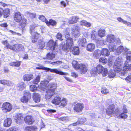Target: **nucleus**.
Returning <instances> with one entry per match:
<instances>
[{
  "label": "nucleus",
  "mask_w": 131,
  "mask_h": 131,
  "mask_svg": "<svg viewBox=\"0 0 131 131\" xmlns=\"http://www.w3.org/2000/svg\"><path fill=\"white\" fill-rule=\"evenodd\" d=\"M49 82H40V87L43 91L46 90L45 98L46 100L50 99L55 93V90L56 88V82H52L50 84Z\"/></svg>",
  "instance_id": "nucleus-1"
},
{
  "label": "nucleus",
  "mask_w": 131,
  "mask_h": 131,
  "mask_svg": "<svg viewBox=\"0 0 131 131\" xmlns=\"http://www.w3.org/2000/svg\"><path fill=\"white\" fill-rule=\"evenodd\" d=\"M123 61L122 60L118 58H117L115 61L114 63V71L111 70L108 73V76L109 78H114L115 75L116 73H118V75L119 77H121L122 79L123 78L122 76H125L126 74L124 75H123L120 76V73L123 70V69H122V67L123 66ZM123 72L122 71V72Z\"/></svg>",
  "instance_id": "nucleus-2"
},
{
  "label": "nucleus",
  "mask_w": 131,
  "mask_h": 131,
  "mask_svg": "<svg viewBox=\"0 0 131 131\" xmlns=\"http://www.w3.org/2000/svg\"><path fill=\"white\" fill-rule=\"evenodd\" d=\"M70 30L69 28H67L64 29L63 35L67 38L66 43L62 46V50L66 52H68L73 44V39L70 36Z\"/></svg>",
  "instance_id": "nucleus-3"
},
{
  "label": "nucleus",
  "mask_w": 131,
  "mask_h": 131,
  "mask_svg": "<svg viewBox=\"0 0 131 131\" xmlns=\"http://www.w3.org/2000/svg\"><path fill=\"white\" fill-rule=\"evenodd\" d=\"M47 49L48 50H52V52H49L46 55V58L49 60L52 59L55 57V54L53 52L57 51V45L55 42L52 40L49 41L47 43Z\"/></svg>",
  "instance_id": "nucleus-4"
},
{
  "label": "nucleus",
  "mask_w": 131,
  "mask_h": 131,
  "mask_svg": "<svg viewBox=\"0 0 131 131\" xmlns=\"http://www.w3.org/2000/svg\"><path fill=\"white\" fill-rule=\"evenodd\" d=\"M36 69H42L46 71V72L50 71L51 72L57 74L61 75H67L68 74V73H67L63 72L56 69H52L43 66H40L39 67H36Z\"/></svg>",
  "instance_id": "nucleus-5"
},
{
  "label": "nucleus",
  "mask_w": 131,
  "mask_h": 131,
  "mask_svg": "<svg viewBox=\"0 0 131 131\" xmlns=\"http://www.w3.org/2000/svg\"><path fill=\"white\" fill-rule=\"evenodd\" d=\"M35 24H32L29 27V31L31 35V39L33 42H35L37 41V38L39 34L37 32L35 31V29L36 27Z\"/></svg>",
  "instance_id": "nucleus-6"
},
{
  "label": "nucleus",
  "mask_w": 131,
  "mask_h": 131,
  "mask_svg": "<svg viewBox=\"0 0 131 131\" xmlns=\"http://www.w3.org/2000/svg\"><path fill=\"white\" fill-rule=\"evenodd\" d=\"M106 112L107 114L110 116H113L117 115L118 113L115 110L114 105L113 104H110L108 107Z\"/></svg>",
  "instance_id": "nucleus-7"
},
{
  "label": "nucleus",
  "mask_w": 131,
  "mask_h": 131,
  "mask_svg": "<svg viewBox=\"0 0 131 131\" xmlns=\"http://www.w3.org/2000/svg\"><path fill=\"white\" fill-rule=\"evenodd\" d=\"M125 66L123 67V70L122 72L120 73L119 76H122L128 73V71H131V61H129L125 63Z\"/></svg>",
  "instance_id": "nucleus-8"
},
{
  "label": "nucleus",
  "mask_w": 131,
  "mask_h": 131,
  "mask_svg": "<svg viewBox=\"0 0 131 131\" xmlns=\"http://www.w3.org/2000/svg\"><path fill=\"white\" fill-rule=\"evenodd\" d=\"M97 73L99 74L102 73L103 76H106L107 74L108 71L107 68H105L104 69L103 67L101 65H99L96 68Z\"/></svg>",
  "instance_id": "nucleus-9"
},
{
  "label": "nucleus",
  "mask_w": 131,
  "mask_h": 131,
  "mask_svg": "<svg viewBox=\"0 0 131 131\" xmlns=\"http://www.w3.org/2000/svg\"><path fill=\"white\" fill-rule=\"evenodd\" d=\"M12 106L9 103H4L2 105V109L4 112H7L10 111L12 109Z\"/></svg>",
  "instance_id": "nucleus-10"
},
{
  "label": "nucleus",
  "mask_w": 131,
  "mask_h": 131,
  "mask_svg": "<svg viewBox=\"0 0 131 131\" xmlns=\"http://www.w3.org/2000/svg\"><path fill=\"white\" fill-rule=\"evenodd\" d=\"M30 97L31 95L29 91H25L24 92V96L21 99V101L24 103H26Z\"/></svg>",
  "instance_id": "nucleus-11"
},
{
  "label": "nucleus",
  "mask_w": 131,
  "mask_h": 131,
  "mask_svg": "<svg viewBox=\"0 0 131 131\" xmlns=\"http://www.w3.org/2000/svg\"><path fill=\"white\" fill-rule=\"evenodd\" d=\"M79 29L77 25H74L73 26L72 29L71 33L73 36L75 37H79L80 36Z\"/></svg>",
  "instance_id": "nucleus-12"
},
{
  "label": "nucleus",
  "mask_w": 131,
  "mask_h": 131,
  "mask_svg": "<svg viewBox=\"0 0 131 131\" xmlns=\"http://www.w3.org/2000/svg\"><path fill=\"white\" fill-rule=\"evenodd\" d=\"M78 69L79 70V72L82 74L85 73L88 70L87 66L82 64H80L79 65Z\"/></svg>",
  "instance_id": "nucleus-13"
},
{
  "label": "nucleus",
  "mask_w": 131,
  "mask_h": 131,
  "mask_svg": "<svg viewBox=\"0 0 131 131\" xmlns=\"http://www.w3.org/2000/svg\"><path fill=\"white\" fill-rule=\"evenodd\" d=\"M128 51V49L126 48H124L122 46H119L117 49L116 52L118 54H120L121 53L125 54Z\"/></svg>",
  "instance_id": "nucleus-14"
},
{
  "label": "nucleus",
  "mask_w": 131,
  "mask_h": 131,
  "mask_svg": "<svg viewBox=\"0 0 131 131\" xmlns=\"http://www.w3.org/2000/svg\"><path fill=\"white\" fill-rule=\"evenodd\" d=\"M10 47V49L15 51H20L24 49V47L21 44H15L12 45Z\"/></svg>",
  "instance_id": "nucleus-15"
},
{
  "label": "nucleus",
  "mask_w": 131,
  "mask_h": 131,
  "mask_svg": "<svg viewBox=\"0 0 131 131\" xmlns=\"http://www.w3.org/2000/svg\"><path fill=\"white\" fill-rule=\"evenodd\" d=\"M106 37V40L109 43H116L117 39H115L114 35L110 34L107 36Z\"/></svg>",
  "instance_id": "nucleus-16"
},
{
  "label": "nucleus",
  "mask_w": 131,
  "mask_h": 131,
  "mask_svg": "<svg viewBox=\"0 0 131 131\" xmlns=\"http://www.w3.org/2000/svg\"><path fill=\"white\" fill-rule=\"evenodd\" d=\"M84 108L83 105L81 103H78L75 105L74 110L75 111L77 112L82 111Z\"/></svg>",
  "instance_id": "nucleus-17"
},
{
  "label": "nucleus",
  "mask_w": 131,
  "mask_h": 131,
  "mask_svg": "<svg viewBox=\"0 0 131 131\" xmlns=\"http://www.w3.org/2000/svg\"><path fill=\"white\" fill-rule=\"evenodd\" d=\"M15 121L17 124H19L23 118L22 114L20 113L17 114L14 116Z\"/></svg>",
  "instance_id": "nucleus-18"
},
{
  "label": "nucleus",
  "mask_w": 131,
  "mask_h": 131,
  "mask_svg": "<svg viewBox=\"0 0 131 131\" xmlns=\"http://www.w3.org/2000/svg\"><path fill=\"white\" fill-rule=\"evenodd\" d=\"M122 111L123 112L122 113H118L117 115H118V117H120L122 118H124V119L126 118L127 117V116L125 113H126L127 112V109L125 107H124L122 110Z\"/></svg>",
  "instance_id": "nucleus-19"
},
{
  "label": "nucleus",
  "mask_w": 131,
  "mask_h": 131,
  "mask_svg": "<svg viewBox=\"0 0 131 131\" xmlns=\"http://www.w3.org/2000/svg\"><path fill=\"white\" fill-rule=\"evenodd\" d=\"M14 19L16 22H19L22 19L20 13L18 12H16L14 16Z\"/></svg>",
  "instance_id": "nucleus-20"
},
{
  "label": "nucleus",
  "mask_w": 131,
  "mask_h": 131,
  "mask_svg": "<svg viewBox=\"0 0 131 131\" xmlns=\"http://www.w3.org/2000/svg\"><path fill=\"white\" fill-rule=\"evenodd\" d=\"M25 123L28 124H32L34 121L30 116H27L24 118Z\"/></svg>",
  "instance_id": "nucleus-21"
},
{
  "label": "nucleus",
  "mask_w": 131,
  "mask_h": 131,
  "mask_svg": "<svg viewBox=\"0 0 131 131\" xmlns=\"http://www.w3.org/2000/svg\"><path fill=\"white\" fill-rule=\"evenodd\" d=\"M78 43L80 46L84 47L87 44L86 40L85 38L79 39L78 41Z\"/></svg>",
  "instance_id": "nucleus-22"
},
{
  "label": "nucleus",
  "mask_w": 131,
  "mask_h": 131,
  "mask_svg": "<svg viewBox=\"0 0 131 131\" xmlns=\"http://www.w3.org/2000/svg\"><path fill=\"white\" fill-rule=\"evenodd\" d=\"M12 123V120L10 118H7L4 119L3 123L4 126L6 127L10 126Z\"/></svg>",
  "instance_id": "nucleus-23"
},
{
  "label": "nucleus",
  "mask_w": 131,
  "mask_h": 131,
  "mask_svg": "<svg viewBox=\"0 0 131 131\" xmlns=\"http://www.w3.org/2000/svg\"><path fill=\"white\" fill-rule=\"evenodd\" d=\"M34 76L32 74H27L24 75L23 79L25 81H29L33 79Z\"/></svg>",
  "instance_id": "nucleus-24"
},
{
  "label": "nucleus",
  "mask_w": 131,
  "mask_h": 131,
  "mask_svg": "<svg viewBox=\"0 0 131 131\" xmlns=\"http://www.w3.org/2000/svg\"><path fill=\"white\" fill-rule=\"evenodd\" d=\"M79 18L78 16H73L70 18L68 21L70 24H73L76 23L78 20Z\"/></svg>",
  "instance_id": "nucleus-25"
},
{
  "label": "nucleus",
  "mask_w": 131,
  "mask_h": 131,
  "mask_svg": "<svg viewBox=\"0 0 131 131\" xmlns=\"http://www.w3.org/2000/svg\"><path fill=\"white\" fill-rule=\"evenodd\" d=\"M61 100V98L59 96L55 97L52 101V102L56 105L60 104V102Z\"/></svg>",
  "instance_id": "nucleus-26"
},
{
  "label": "nucleus",
  "mask_w": 131,
  "mask_h": 131,
  "mask_svg": "<svg viewBox=\"0 0 131 131\" xmlns=\"http://www.w3.org/2000/svg\"><path fill=\"white\" fill-rule=\"evenodd\" d=\"M126 53V61L124 63L123 67L125 66V63L129 61H131V51H128Z\"/></svg>",
  "instance_id": "nucleus-27"
},
{
  "label": "nucleus",
  "mask_w": 131,
  "mask_h": 131,
  "mask_svg": "<svg viewBox=\"0 0 131 131\" xmlns=\"http://www.w3.org/2000/svg\"><path fill=\"white\" fill-rule=\"evenodd\" d=\"M86 121V118L84 117L80 118L79 119L78 121L72 124L74 126H76L78 124H83Z\"/></svg>",
  "instance_id": "nucleus-28"
},
{
  "label": "nucleus",
  "mask_w": 131,
  "mask_h": 131,
  "mask_svg": "<svg viewBox=\"0 0 131 131\" xmlns=\"http://www.w3.org/2000/svg\"><path fill=\"white\" fill-rule=\"evenodd\" d=\"M108 47L110 51H115L116 48L115 44L116 43H109Z\"/></svg>",
  "instance_id": "nucleus-29"
},
{
  "label": "nucleus",
  "mask_w": 131,
  "mask_h": 131,
  "mask_svg": "<svg viewBox=\"0 0 131 131\" xmlns=\"http://www.w3.org/2000/svg\"><path fill=\"white\" fill-rule=\"evenodd\" d=\"M34 100L35 102L38 103L40 101V96L39 94L38 93H35L33 96Z\"/></svg>",
  "instance_id": "nucleus-30"
},
{
  "label": "nucleus",
  "mask_w": 131,
  "mask_h": 131,
  "mask_svg": "<svg viewBox=\"0 0 131 131\" xmlns=\"http://www.w3.org/2000/svg\"><path fill=\"white\" fill-rule=\"evenodd\" d=\"M99 36L102 37L105 36L106 35V31L103 29H100L99 30L98 32Z\"/></svg>",
  "instance_id": "nucleus-31"
},
{
  "label": "nucleus",
  "mask_w": 131,
  "mask_h": 131,
  "mask_svg": "<svg viewBox=\"0 0 131 131\" xmlns=\"http://www.w3.org/2000/svg\"><path fill=\"white\" fill-rule=\"evenodd\" d=\"M102 54L101 50H96L94 53V56L96 59H98L102 55Z\"/></svg>",
  "instance_id": "nucleus-32"
},
{
  "label": "nucleus",
  "mask_w": 131,
  "mask_h": 131,
  "mask_svg": "<svg viewBox=\"0 0 131 131\" xmlns=\"http://www.w3.org/2000/svg\"><path fill=\"white\" fill-rule=\"evenodd\" d=\"M95 45L93 43L88 44L87 46V50L90 51H92L95 49Z\"/></svg>",
  "instance_id": "nucleus-33"
},
{
  "label": "nucleus",
  "mask_w": 131,
  "mask_h": 131,
  "mask_svg": "<svg viewBox=\"0 0 131 131\" xmlns=\"http://www.w3.org/2000/svg\"><path fill=\"white\" fill-rule=\"evenodd\" d=\"M102 55L105 56H108L110 54V52L108 49L106 48H103L102 49Z\"/></svg>",
  "instance_id": "nucleus-34"
},
{
  "label": "nucleus",
  "mask_w": 131,
  "mask_h": 131,
  "mask_svg": "<svg viewBox=\"0 0 131 131\" xmlns=\"http://www.w3.org/2000/svg\"><path fill=\"white\" fill-rule=\"evenodd\" d=\"M24 82H20L18 85L17 88L19 91H22L26 86Z\"/></svg>",
  "instance_id": "nucleus-35"
},
{
  "label": "nucleus",
  "mask_w": 131,
  "mask_h": 131,
  "mask_svg": "<svg viewBox=\"0 0 131 131\" xmlns=\"http://www.w3.org/2000/svg\"><path fill=\"white\" fill-rule=\"evenodd\" d=\"M80 24L82 26H84L88 27H90L91 26V24L85 20H83L80 22Z\"/></svg>",
  "instance_id": "nucleus-36"
},
{
  "label": "nucleus",
  "mask_w": 131,
  "mask_h": 131,
  "mask_svg": "<svg viewBox=\"0 0 131 131\" xmlns=\"http://www.w3.org/2000/svg\"><path fill=\"white\" fill-rule=\"evenodd\" d=\"M27 20L25 18H22L20 20V25L22 28H24L27 24Z\"/></svg>",
  "instance_id": "nucleus-37"
},
{
  "label": "nucleus",
  "mask_w": 131,
  "mask_h": 131,
  "mask_svg": "<svg viewBox=\"0 0 131 131\" xmlns=\"http://www.w3.org/2000/svg\"><path fill=\"white\" fill-rule=\"evenodd\" d=\"M72 53L74 55H78L79 53V50L78 47H74L73 48Z\"/></svg>",
  "instance_id": "nucleus-38"
},
{
  "label": "nucleus",
  "mask_w": 131,
  "mask_h": 131,
  "mask_svg": "<svg viewBox=\"0 0 131 131\" xmlns=\"http://www.w3.org/2000/svg\"><path fill=\"white\" fill-rule=\"evenodd\" d=\"M46 24L49 26H50V25L54 26L56 25L57 22L55 20L52 19H50L49 21H48V20L47 21Z\"/></svg>",
  "instance_id": "nucleus-39"
},
{
  "label": "nucleus",
  "mask_w": 131,
  "mask_h": 131,
  "mask_svg": "<svg viewBox=\"0 0 131 131\" xmlns=\"http://www.w3.org/2000/svg\"><path fill=\"white\" fill-rule=\"evenodd\" d=\"M21 63V61L12 62L9 63L10 66L12 67H19Z\"/></svg>",
  "instance_id": "nucleus-40"
},
{
  "label": "nucleus",
  "mask_w": 131,
  "mask_h": 131,
  "mask_svg": "<svg viewBox=\"0 0 131 131\" xmlns=\"http://www.w3.org/2000/svg\"><path fill=\"white\" fill-rule=\"evenodd\" d=\"M99 36L96 31H94L92 33L91 35V38L93 40H98Z\"/></svg>",
  "instance_id": "nucleus-41"
},
{
  "label": "nucleus",
  "mask_w": 131,
  "mask_h": 131,
  "mask_svg": "<svg viewBox=\"0 0 131 131\" xmlns=\"http://www.w3.org/2000/svg\"><path fill=\"white\" fill-rule=\"evenodd\" d=\"M36 129L35 126H29L26 127L25 130V131H34Z\"/></svg>",
  "instance_id": "nucleus-42"
},
{
  "label": "nucleus",
  "mask_w": 131,
  "mask_h": 131,
  "mask_svg": "<svg viewBox=\"0 0 131 131\" xmlns=\"http://www.w3.org/2000/svg\"><path fill=\"white\" fill-rule=\"evenodd\" d=\"M90 73L92 76H96L97 71L95 67H93L91 70Z\"/></svg>",
  "instance_id": "nucleus-43"
},
{
  "label": "nucleus",
  "mask_w": 131,
  "mask_h": 131,
  "mask_svg": "<svg viewBox=\"0 0 131 131\" xmlns=\"http://www.w3.org/2000/svg\"><path fill=\"white\" fill-rule=\"evenodd\" d=\"M10 12V10L8 8L4 10L3 14L4 16V17L5 18L8 17L9 15Z\"/></svg>",
  "instance_id": "nucleus-44"
},
{
  "label": "nucleus",
  "mask_w": 131,
  "mask_h": 131,
  "mask_svg": "<svg viewBox=\"0 0 131 131\" xmlns=\"http://www.w3.org/2000/svg\"><path fill=\"white\" fill-rule=\"evenodd\" d=\"M117 20L119 22L123 23L124 24H127L128 26L131 25V23L127 22V21L122 19L121 17H118L117 18Z\"/></svg>",
  "instance_id": "nucleus-45"
},
{
  "label": "nucleus",
  "mask_w": 131,
  "mask_h": 131,
  "mask_svg": "<svg viewBox=\"0 0 131 131\" xmlns=\"http://www.w3.org/2000/svg\"><path fill=\"white\" fill-rule=\"evenodd\" d=\"M67 100L65 98H61V100L60 101V102L59 105L62 106H64L66 104Z\"/></svg>",
  "instance_id": "nucleus-46"
},
{
  "label": "nucleus",
  "mask_w": 131,
  "mask_h": 131,
  "mask_svg": "<svg viewBox=\"0 0 131 131\" xmlns=\"http://www.w3.org/2000/svg\"><path fill=\"white\" fill-rule=\"evenodd\" d=\"M109 92L108 89L105 87H103L102 89L101 92L104 94H106L108 93Z\"/></svg>",
  "instance_id": "nucleus-47"
},
{
  "label": "nucleus",
  "mask_w": 131,
  "mask_h": 131,
  "mask_svg": "<svg viewBox=\"0 0 131 131\" xmlns=\"http://www.w3.org/2000/svg\"><path fill=\"white\" fill-rule=\"evenodd\" d=\"M35 85H32L30 86V89L31 91H34L37 90V86Z\"/></svg>",
  "instance_id": "nucleus-48"
},
{
  "label": "nucleus",
  "mask_w": 131,
  "mask_h": 131,
  "mask_svg": "<svg viewBox=\"0 0 131 131\" xmlns=\"http://www.w3.org/2000/svg\"><path fill=\"white\" fill-rule=\"evenodd\" d=\"M38 18L39 19L41 20L43 22H45L46 23L47 21V20L46 19L45 17L42 15L39 16Z\"/></svg>",
  "instance_id": "nucleus-49"
},
{
  "label": "nucleus",
  "mask_w": 131,
  "mask_h": 131,
  "mask_svg": "<svg viewBox=\"0 0 131 131\" xmlns=\"http://www.w3.org/2000/svg\"><path fill=\"white\" fill-rule=\"evenodd\" d=\"M2 43L7 48L10 49V47L12 45H9V43L7 42V40L3 41Z\"/></svg>",
  "instance_id": "nucleus-50"
},
{
  "label": "nucleus",
  "mask_w": 131,
  "mask_h": 131,
  "mask_svg": "<svg viewBox=\"0 0 131 131\" xmlns=\"http://www.w3.org/2000/svg\"><path fill=\"white\" fill-rule=\"evenodd\" d=\"M79 64L77 61H73L72 62L73 66L74 68L76 69H78V67Z\"/></svg>",
  "instance_id": "nucleus-51"
},
{
  "label": "nucleus",
  "mask_w": 131,
  "mask_h": 131,
  "mask_svg": "<svg viewBox=\"0 0 131 131\" xmlns=\"http://www.w3.org/2000/svg\"><path fill=\"white\" fill-rule=\"evenodd\" d=\"M8 31L9 32L11 33L13 35H17L18 36H21V34L15 31H12V30H9Z\"/></svg>",
  "instance_id": "nucleus-52"
},
{
  "label": "nucleus",
  "mask_w": 131,
  "mask_h": 131,
  "mask_svg": "<svg viewBox=\"0 0 131 131\" xmlns=\"http://www.w3.org/2000/svg\"><path fill=\"white\" fill-rule=\"evenodd\" d=\"M39 48L42 49L45 46V43L43 41H41L39 44Z\"/></svg>",
  "instance_id": "nucleus-53"
},
{
  "label": "nucleus",
  "mask_w": 131,
  "mask_h": 131,
  "mask_svg": "<svg viewBox=\"0 0 131 131\" xmlns=\"http://www.w3.org/2000/svg\"><path fill=\"white\" fill-rule=\"evenodd\" d=\"M99 61L101 63H103L104 64H105V63L107 62V59L105 58H101L100 59Z\"/></svg>",
  "instance_id": "nucleus-54"
},
{
  "label": "nucleus",
  "mask_w": 131,
  "mask_h": 131,
  "mask_svg": "<svg viewBox=\"0 0 131 131\" xmlns=\"http://www.w3.org/2000/svg\"><path fill=\"white\" fill-rule=\"evenodd\" d=\"M0 131H3L2 130H0ZM6 131H18V129L17 128L13 127L8 129Z\"/></svg>",
  "instance_id": "nucleus-55"
},
{
  "label": "nucleus",
  "mask_w": 131,
  "mask_h": 131,
  "mask_svg": "<svg viewBox=\"0 0 131 131\" xmlns=\"http://www.w3.org/2000/svg\"><path fill=\"white\" fill-rule=\"evenodd\" d=\"M40 76L37 75L36 77L34 82H39L40 79Z\"/></svg>",
  "instance_id": "nucleus-56"
},
{
  "label": "nucleus",
  "mask_w": 131,
  "mask_h": 131,
  "mask_svg": "<svg viewBox=\"0 0 131 131\" xmlns=\"http://www.w3.org/2000/svg\"><path fill=\"white\" fill-rule=\"evenodd\" d=\"M62 36V35L60 33H58L57 34L56 37L58 39H60Z\"/></svg>",
  "instance_id": "nucleus-57"
},
{
  "label": "nucleus",
  "mask_w": 131,
  "mask_h": 131,
  "mask_svg": "<svg viewBox=\"0 0 131 131\" xmlns=\"http://www.w3.org/2000/svg\"><path fill=\"white\" fill-rule=\"evenodd\" d=\"M126 81H129V82L131 81V74L125 78Z\"/></svg>",
  "instance_id": "nucleus-58"
},
{
  "label": "nucleus",
  "mask_w": 131,
  "mask_h": 131,
  "mask_svg": "<svg viewBox=\"0 0 131 131\" xmlns=\"http://www.w3.org/2000/svg\"><path fill=\"white\" fill-rule=\"evenodd\" d=\"M97 43L101 45H103L104 44V41L103 40H98L97 41Z\"/></svg>",
  "instance_id": "nucleus-59"
},
{
  "label": "nucleus",
  "mask_w": 131,
  "mask_h": 131,
  "mask_svg": "<svg viewBox=\"0 0 131 131\" xmlns=\"http://www.w3.org/2000/svg\"><path fill=\"white\" fill-rule=\"evenodd\" d=\"M62 63V62L60 61H57L56 62H53L51 63V64H60Z\"/></svg>",
  "instance_id": "nucleus-60"
},
{
  "label": "nucleus",
  "mask_w": 131,
  "mask_h": 131,
  "mask_svg": "<svg viewBox=\"0 0 131 131\" xmlns=\"http://www.w3.org/2000/svg\"><path fill=\"white\" fill-rule=\"evenodd\" d=\"M60 3L61 5L64 7H65L66 6V4L64 1H61L60 2Z\"/></svg>",
  "instance_id": "nucleus-61"
},
{
  "label": "nucleus",
  "mask_w": 131,
  "mask_h": 131,
  "mask_svg": "<svg viewBox=\"0 0 131 131\" xmlns=\"http://www.w3.org/2000/svg\"><path fill=\"white\" fill-rule=\"evenodd\" d=\"M71 75L73 77H76L78 76V75L75 73L73 72L71 73Z\"/></svg>",
  "instance_id": "nucleus-62"
},
{
  "label": "nucleus",
  "mask_w": 131,
  "mask_h": 131,
  "mask_svg": "<svg viewBox=\"0 0 131 131\" xmlns=\"http://www.w3.org/2000/svg\"><path fill=\"white\" fill-rule=\"evenodd\" d=\"M47 111L49 113H51L55 112H56L55 110L52 109L48 110Z\"/></svg>",
  "instance_id": "nucleus-63"
},
{
  "label": "nucleus",
  "mask_w": 131,
  "mask_h": 131,
  "mask_svg": "<svg viewBox=\"0 0 131 131\" xmlns=\"http://www.w3.org/2000/svg\"><path fill=\"white\" fill-rule=\"evenodd\" d=\"M4 10L1 8H0V17H1L2 15L3 14Z\"/></svg>",
  "instance_id": "nucleus-64"
}]
</instances>
